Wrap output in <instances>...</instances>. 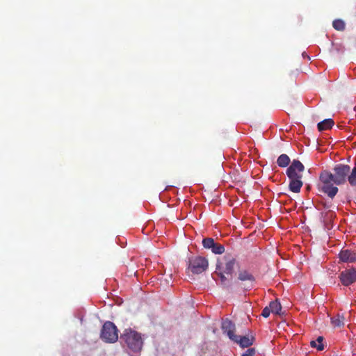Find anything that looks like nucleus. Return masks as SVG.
Returning a JSON list of instances; mask_svg holds the SVG:
<instances>
[{
    "mask_svg": "<svg viewBox=\"0 0 356 356\" xmlns=\"http://www.w3.org/2000/svg\"><path fill=\"white\" fill-rule=\"evenodd\" d=\"M101 339L106 343H114L118 339V330L115 325L111 322L106 321L102 326Z\"/></svg>",
    "mask_w": 356,
    "mask_h": 356,
    "instance_id": "4",
    "label": "nucleus"
},
{
    "mask_svg": "<svg viewBox=\"0 0 356 356\" xmlns=\"http://www.w3.org/2000/svg\"><path fill=\"white\" fill-rule=\"evenodd\" d=\"M332 26L337 31H343L345 30L346 24L342 19H337L333 21Z\"/></svg>",
    "mask_w": 356,
    "mask_h": 356,
    "instance_id": "19",
    "label": "nucleus"
},
{
    "mask_svg": "<svg viewBox=\"0 0 356 356\" xmlns=\"http://www.w3.org/2000/svg\"><path fill=\"white\" fill-rule=\"evenodd\" d=\"M289 190L293 193H299L303 185L302 178H292L289 179Z\"/></svg>",
    "mask_w": 356,
    "mask_h": 356,
    "instance_id": "11",
    "label": "nucleus"
},
{
    "mask_svg": "<svg viewBox=\"0 0 356 356\" xmlns=\"http://www.w3.org/2000/svg\"><path fill=\"white\" fill-rule=\"evenodd\" d=\"M305 170V166L298 160H293L286 170V175L289 179L302 178V172Z\"/></svg>",
    "mask_w": 356,
    "mask_h": 356,
    "instance_id": "6",
    "label": "nucleus"
},
{
    "mask_svg": "<svg viewBox=\"0 0 356 356\" xmlns=\"http://www.w3.org/2000/svg\"><path fill=\"white\" fill-rule=\"evenodd\" d=\"M221 328L224 334H226L227 337L232 341L236 339V334H234L235 325L234 323L229 320L225 319L222 321Z\"/></svg>",
    "mask_w": 356,
    "mask_h": 356,
    "instance_id": "8",
    "label": "nucleus"
},
{
    "mask_svg": "<svg viewBox=\"0 0 356 356\" xmlns=\"http://www.w3.org/2000/svg\"><path fill=\"white\" fill-rule=\"evenodd\" d=\"M214 240L212 238H205L202 240L203 247L206 249H211L214 245Z\"/></svg>",
    "mask_w": 356,
    "mask_h": 356,
    "instance_id": "22",
    "label": "nucleus"
},
{
    "mask_svg": "<svg viewBox=\"0 0 356 356\" xmlns=\"http://www.w3.org/2000/svg\"><path fill=\"white\" fill-rule=\"evenodd\" d=\"M215 274L220 277L221 284L224 285L225 287L229 286V279L225 276V273L221 271V268L218 265H217Z\"/></svg>",
    "mask_w": 356,
    "mask_h": 356,
    "instance_id": "16",
    "label": "nucleus"
},
{
    "mask_svg": "<svg viewBox=\"0 0 356 356\" xmlns=\"http://www.w3.org/2000/svg\"><path fill=\"white\" fill-rule=\"evenodd\" d=\"M121 343L134 352H138L143 346L140 334L131 329H127L120 337Z\"/></svg>",
    "mask_w": 356,
    "mask_h": 356,
    "instance_id": "2",
    "label": "nucleus"
},
{
    "mask_svg": "<svg viewBox=\"0 0 356 356\" xmlns=\"http://www.w3.org/2000/svg\"><path fill=\"white\" fill-rule=\"evenodd\" d=\"M323 339L324 338L322 336H319L316 341L312 340L310 341V346L321 351L324 349V345L323 343Z\"/></svg>",
    "mask_w": 356,
    "mask_h": 356,
    "instance_id": "18",
    "label": "nucleus"
},
{
    "mask_svg": "<svg viewBox=\"0 0 356 356\" xmlns=\"http://www.w3.org/2000/svg\"><path fill=\"white\" fill-rule=\"evenodd\" d=\"M268 307L272 313L275 314H280V311L282 309V306L278 300H275L274 301L270 302Z\"/></svg>",
    "mask_w": 356,
    "mask_h": 356,
    "instance_id": "17",
    "label": "nucleus"
},
{
    "mask_svg": "<svg viewBox=\"0 0 356 356\" xmlns=\"http://www.w3.org/2000/svg\"><path fill=\"white\" fill-rule=\"evenodd\" d=\"M270 312H271V311H270L269 307H266L262 310L261 316H264V318H268L270 316Z\"/></svg>",
    "mask_w": 356,
    "mask_h": 356,
    "instance_id": "23",
    "label": "nucleus"
},
{
    "mask_svg": "<svg viewBox=\"0 0 356 356\" xmlns=\"http://www.w3.org/2000/svg\"><path fill=\"white\" fill-rule=\"evenodd\" d=\"M334 174L328 170H323L319 175V190L327 194L330 198H333L338 193V188L334 184L341 185L344 184L350 172L348 165L337 164L333 168Z\"/></svg>",
    "mask_w": 356,
    "mask_h": 356,
    "instance_id": "1",
    "label": "nucleus"
},
{
    "mask_svg": "<svg viewBox=\"0 0 356 356\" xmlns=\"http://www.w3.org/2000/svg\"><path fill=\"white\" fill-rule=\"evenodd\" d=\"M334 124V122L332 119H325L317 124V127L319 131H323L324 130L330 129Z\"/></svg>",
    "mask_w": 356,
    "mask_h": 356,
    "instance_id": "12",
    "label": "nucleus"
},
{
    "mask_svg": "<svg viewBox=\"0 0 356 356\" xmlns=\"http://www.w3.org/2000/svg\"><path fill=\"white\" fill-rule=\"evenodd\" d=\"M256 279L252 273L245 268H238L234 284L238 289L250 291L255 285Z\"/></svg>",
    "mask_w": 356,
    "mask_h": 356,
    "instance_id": "3",
    "label": "nucleus"
},
{
    "mask_svg": "<svg viewBox=\"0 0 356 356\" xmlns=\"http://www.w3.org/2000/svg\"><path fill=\"white\" fill-rule=\"evenodd\" d=\"M208 266L209 262L206 258L196 257L190 260L188 268L193 274H200L204 272Z\"/></svg>",
    "mask_w": 356,
    "mask_h": 356,
    "instance_id": "5",
    "label": "nucleus"
},
{
    "mask_svg": "<svg viewBox=\"0 0 356 356\" xmlns=\"http://www.w3.org/2000/svg\"><path fill=\"white\" fill-rule=\"evenodd\" d=\"M255 353L254 348H248L244 354H243L241 356H254Z\"/></svg>",
    "mask_w": 356,
    "mask_h": 356,
    "instance_id": "24",
    "label": "nucleus"
},
{
    "mask_svg": "<svg viewBox=\"0 0 356 356\" xmlns=\"http://www.w3.org/2000/svg\"><path fill=\"white\" fill-rule=\"evenodd\" d=\"M349 184L353 186H356V167L353 168L350 174L348 177Z\"/></svg>",
    "mask_w": 356,
    "mask_h": 356,
    "instance_id": "21",
    "label": "nucleus"
},
{
    "mask_svg": "<svg viewBox=\"0 0 356 356\" xmlns=\"http://www.w3.org/2000/svg\"><path fill=\"white\" fill-rule=\"evenodd\" d=\"M213 253L216 254H221L225 252V248L222 245L217 243H214V245L211 248Z\"/></svg>",
    "mask_w": 356,
    "mask_h": 356,
    "instance_id": "20",
    "label": "nucleus"
},
{
    "mask_svg": "<svg viewBox=\"0 0 356 356\" xmlns=\"http://www.w3.org/2000/svg\"><path fill=\"white\" fill-rule=\"evenodd\" d=\"M236 263L235 259H232L225 263V267L222 272H224L226 275L232 276V274L234 271V265Z\"/></svg>",
    "mask_w": 356,
    "mask_h": 356,
    "instance_id": "14",
    "label": "nucleus"
},
{
    "mask_svg": "<svg viewBox=\"0 0 356 356\" xmlns=\"http://www.w3.org/2000/svg\"><path fill=\"white\" fill-rule=\"evenodd\" d=\"M291 162L289 156L286 154H282L277 159V163L280 168L287 167Z\"/></svg>",
    "mask_w": 356,
    "mask_h": 356,
    "instance_id": "15",
    "label": "nucleus"
},
{
    "mask_svg": "<svg viewBox=\"0 0 356 356\" xmlns=\"http://www.w3.org/2000/svg\"><path fill=\"white\" fill-rule=\"evenodd\" d=\"M339 257L343 262L353 263L356 261V252L348 249H343L340 251Z\"/></svg>",
    "mask_w": 356,
    "mask_h": 356,
    "instance_id": "9",
    "label": "nucleus"
},
{
    "mask_svg": "<svg viewBox=\"0 0 356 356\" xmlns=\"http://www.w3.org/2000/svg\"><path fill=\"white\" fill-rule=\"evenodd\" d=\"M339 279L343 286H349L356 282V268H352L343 270Z\"/></svg>",
    "mask_w": 356,
    "mask_h": 356,
    "instance_id": "7",
    "label": "nucleus"
},
{
    "mask_svg": "<svg viewBox=\"0 0 356 356\" xmlns=\"http://www.w3.org/2000/svg\"><path fill=\"white\" fill-rule=\"evenodd\" d=\"M331 323L334 327H341L344 325V316L339 314L331 318Z\"/></svg>",
    "mask_w": 356,
    "mask_h": 356,
    "instance_id": "13",
    "label": "nucleus"
},
{
    "mask_svg": "<svg viewBox=\"0 0 356 356\" xmlns=\"http://www.w3.org/2000/svg\"><path fill=\"white\" fill-rule=\"evenodd\" d=\"M234 342L238 343L243 348H248L252 345L254 341L253 337L249 336H239L236 335V339L233 340Z\"/></svg>",
    "mask_w": 356,
    "mask_h": 356,
    "instance_id": "10",
    "label": "nucleus"
}]
</instances>
